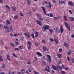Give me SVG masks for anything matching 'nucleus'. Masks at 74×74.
Returning <instances> with one entry per match:
<instances>
[{
    "mask_svg": "<svg viewBox=\"0 0 74 74\" xmlns=\"http://www.w3.org/2000/svg\"><path fill=\"white\" fill-rule=\"evenodd\" d=\"M49 29V26L45 25L43 26V27L42 28V30L43 32H45V30H46L47 29Z\"/></svg>",
    "mask_w": 74,
    "mask_h": 74,
    "instance_id": "1",
    "label": "nucleus"
},
{
    "mask_svg": "<svg viewBox=\"0 0 74 74\" xmlns=\"http://www.w3.org/2000/svg\"><path fill=\"white\" fill-rule=\"evenodd\" d=\"M64 24L66 26V27L67 29L68 30H69V31H70V26L67 23H66V22H65L64 23Z\"/></svg>",
    "mask_w": 74,
    "mask_h": 74,
    "instance_id": "2",
    "label": "nucleus"
},
{
    "mask_svg": "<svg viewBox=\"0 0 74 74\" xmlns=\"http://www.w3.org/2000/svg\"><path fill=\"white\" fill-rule=\"evenodd\" d=\"M45 70L48 72H50V67L48 66H47L46 68L45 69Z\"/></svg>",
    "mask_w": 74,
    "mask_h": 74,
    "instance_id": "3",
    "label": "nucleus"
},
{
    "mask_svg": "<svg viewBox=\"0 0 74 74\" xmlns=\"http://www.w3.org/2000/svg\"><path fill=\"white\" fill-rule=\"evenodd\" d=\"M52 68L53 69V70H57L58 71H59V69H58V68L55 65H53L52 66Z\"/></svg>",
    "mask_w": 74,
    "mask_h": 74,
    "instance_id": "4",
    "label": "nucleus"
},
{
    "mask_svg": "<svg viewBox=\"0 0 74 74\" xmlns=\"http://www.w3.org/2000/svg\"><path fill=\"white\" fill-rule=\"evenodd\" d=\"M62 25H61L60 27V30L61 31V33H63V31L64 30V29H63V27H62Z\"/></svg>",
    "mask_w": 74,
    "mask_h": 74,
    "instance_id": "5",
    "label": "nucleus"
},
{
    "mask_svg": "<svg viewBox=\"0 0 74 74\" xmlns=\"http://www.w3.org/2000/svg\"><path fill=\"white\" fill-rule=\"evenodd\" d=\"M36 22L38 25H39L40 26H42V23H40V21H36Z\"/></svg>",
    "mask_w": 74,
    "mask_h": 74,
    "instance_id": "6",
    "label": "nucleus"
},
{
    "mask_svg": "<svg viewBox=\"0 0 74 74\" xmlns=\"http://www.w3.org/2000/svg\"><path fill=\"white\" fill-rule=\"evenodd\" d=\"M46 56H47V57L49 59V62L51 63V56H50L49 55H47Z\"/></svg>",
    "mask_w": 74,
    "mask_h": 74,
    "instance_id": "7",
    "label": "nucleus"
},
{
    "mask_svg": "<svg viewBox=\"0 0 74 74\" xmlns=\"http://www.w3.org/2000/svg\"><path fill=\"white\" fill-rule=\"evenodd\" d=\"M59 3L60 5H62V4H65V2L63 1H60Z\"/></svg>",
    "mask_w": 74,
    "mask_h": 74,
    "instance_id": "8",
    "label": "nucleus"
},
{
    "mask_svg": "<svg viewBox=\"0 0 74 74\" xmlns=\"http://www.w3.org/2000/svg\"><path fill=\"white\" fill-rule=\"evenodd\" d=\"M6 10L7 11H10V7L8 6V5H7L6 6Z\"/></svg>",
    "mask_w": 74,
    "mask_h": 74,
    "instance_id": "9",
    "label": "nucleus"
},
{
    "mask_svg": "<svg viewBox=\"0 0 74 74\" xmlns=\"http://www.w3.org/2000/svg\"><path fill=\"white\" fill-rule=\"evenodd\" d=\"M61 17L60 16H58V17H54V19L55 20H58L60 18H61Z\"/></svg>",
    "mask_w": 74,
    "mask_h": 74,
    "instance_id": "10",
    "label": "nucleus"
},
{
    "mask_svg": "<svg viewBox=\"0 0 74 74\" xmlns=\"http://www.w3.org/2000/svg\"><path fill=\"white\" fill-rule=\"evenodd\" d=\"M27 2L28 5H29L30 4H31L32 3V2L30 0H27Z\"/></svg>",
    "mask_w": 74,
    "mask_h": 74,
    "instance_id": "11",
    "label": "nucleus"
},
{
    "mask_svg": "<svg viewBox=\"0 0 74 74\" xmlns=\"http://www.w3.org/2000/svg\"><path fill=\"white\" fill-rule=\"evenodd\" d=\"M18 41H19V40H18V39H16V44L17 45H19V44Z\"/></svg>",
    "mask_w": 74,
    "mask_h": 74,
    "instance_id": "12",
    "label": "nucleus"
},
{
    "mask_svg": "<svg viewBox=\"0 0 74 74\" xmlns=\"http://www.w3.org/2000/svg\"><path fill=\"white\" fill-rule=\"evenodd\" d=\"M69 5H71L72 6H73V5H74L73 3L72 2H70V1L69 2Z\"/></svg>",
    "mask_w": 74,
    "mask_h": 74,
    "instance_id": "13",
    "label": "nucleus"
},
{
    "mask_svg": "<svg viewBox=\"0 0 74 74\" xmlns=\"http://www.w3.org/2000/svg\"><path fill=\"white\" fill-rule=\"evenodd\" d=\"M25 69H23L21 70V73H22V74H25Z\"/></svg>",
    "mask_w": 74,
    "mask_h": 74,
    "instance_id": "14",
    "label": "nucleus"
},
{
    "mask_svg": "<svg viewBox=\"0 0 74 74\" xmlns=\"http://www.w3.org/2000/svg\"><path fill=\"white\" fill-rule=\"evenodd\" d=\"M64 45H65V46L66 47V48H68V47H69V45H68V44H67V43H66V42H65L64 43Z\"/></svg>",
    "mask_w": 74,
    "mask_h": 74,
    "instance_id": "15",
    "label": "nucleus"
},
{
    "mask_svg": "<svg viewBox=\"0 0 74 74\" xmlns=\"http://www.w3.org/2000/svg\"><path fill=\"white\" fill-rule=\"evenodd\" d=\"M43 50L45 51H48V50L47 49V48H46V47H43Z\"/></svg>",
    "mask_w": 74,
    "mask_h": 74,
    "instance_id": "16",
    "label": "nucleus"
},
{
    "mask_svg": "<svg viewBox=\"0 0 74 74\" xmlns=\"http://www.w3.org/2000/svg\"><path fill=\"white\" fill-rule=\"evenodd\" d=\"M57 55L58 58H62V55H61V54L59 53L57 54Z\"/></svg>",
    "mask_w": 74,
    "mask_h": 74,
    "instance_id": "17",
    "label": "nucleus"
},
{
    "mask_svg": "<svg viewBox=\"0 0 74 74\" xmlns=\"http://www.w3.org/2000/svg\"><path fill=\"white\" fill-rule=\"evenodd\" d=\"M49 31L50 32V34H52V33H53V29H49Z\"/></svg>",
    "mask_w": 74,
    "mask_h": 74,
    "instance_id": "18",
    "label": "nucleus"
},
{
    "mask_svg": "<svg viewBox=\"0 0 74 74\" xmlns=\"http://www.w3.org/2000/svg\"><path fill=\"white\" fill-rule=\"evenodd\" d=\"M42 10H43V11L44 13L45 12H46V11H45V8H44L43 7H41Z\"/></svg>",
    "mask_w": 74,
    "mask_h": 74,
    "instance_id": "19",
    "label": "nucleus"
},
{
    "mask_svg": "<svg viewBox=\"0 0 74 74\" xmlns=\"http://www.w3.org/2000/svg\"><path fill=\"white\" fill-rule=\"evenodd\" d=\"M54 30H55V32H57L58 31V28L57 27H56L55 28H54Z\"/></svg>",
    "mask_w": 74,
    "mask_h": 74,
    "instance_id": "20",
    "label": "nucleus"
},
{
    "mask_svg": "<svg viewBox=\"0 0 74 74\" xmlns=\"http://www.w3.org/2000/svg\"><path fill=\"white\" fill-rule=\"evenodd\" d=\"M49 5H48V7H49L50 8H51V7H52V5H51V4L50 2H49L48 3Z\"/></svg>",
    "mask_w": 74,
    "mask_h": 74,
    "instance_id": "21",
    "label": "nucleus"
},
{
    "mask_svg": "<svg viewBox=\"0 0 74 74\" xmlns=\"http://www.w3.org/2000/svg\"><path fill=\"white\" fill-rule=\"evenodd\" d=\"M12 10L13 11H16V7H12Z\"/></svg>",
    "mask_w": 74,
    "mask_h": 74,
    "instance_id": "22",
    "label": "nucleus"
},
{
    "mask_svg": "<svg viewBox=\"0 0 74 74\" xmlns=\"http://www.w3.org/2000/svg\"><path fill=\"white\" fill-rule=\"evenodd\" d=\"M5 67V64H2V66H1V67L2 69H4Z\"/></svg>",
    "mask_w": 74,
    "mask_h": 74,
    "instance_id": "23",
    "label": "nucleus"
},
{
    "mask_svg": "<svg viewBox=\"0 0 74 74\" xmlns=\"http://www.w3.org/2000/svg\"><path fill=\"white\" fill-rule=\"evenodd\" d=\"M10 30L11 31V32L13 31V29H12V25H10Z\"/></svg>",
    "mask_w": 74,
    "mask_h": 74,
    "instance_id": "24",
    "label": "nucleus"
},
{
    "mask_svg": "<svg viewBox=\"0 0 74 74\" xmlns=\"http://www.w3.org/2000/svg\"><path fill=\"white\" fill-rule=\"evenodd\" d=\"M4 27L5 29H9V28L8 27V26H6L5 25Z\"/></svg>",
    "mask_w": 74,
    "mask_h": 74,
    "instance_id": "25",
    "label": "nucleus"
},
{
    "mask_svg": "<svg viewBox=\"0 0 74 74\" xmlns=\"http://www.w3.org/2000/svg\"><path fill=\"white\" fill-rule=\"evenodd\" d=\"M38 32H36L35 33V37H37V36H38Z\"/></svg>",
    "mask_w": 74,
    "mask_h": 74,
    "instance_id": "26",
    "label": "nucleus"
},
{
    "mask_svg": "<svg viewBox=\"0 0 74 74\" xmlns=\"http://www.w3.org/2000/svg\"><path fill=\"white\" fill-rule=\"evenodd\" d=\"M3 60V59H2V56H1L0 55V61H1V62H2Z\"/></svg>",
    "mask_w": 74,
    "mask_h": 74,
    "instance_id": "27",
    "label": "nucleus"
},
{
    "mask_svg": "<svg viewBox=\"0 0 74 74\" xmlns=\"http://www.w3.org/2000/svg\"><path fill=\"white\" fill-rule=\"evenodd\" d=\"M13 56L15 57V58H17V57H18V56L16 55H15V53H13Z\"/></svg>",
    "mask_w": 74,
    "mask_h": 74,
    "instance_id": "28",
    "label": "nucleus"
},
{
    "mask_svg": "<svg viewBox=\"0 0 74 74\" xmlns=\"http://www.w3.org/2000/svg\"><path fill=\"white\" fill-rule=\"evenodd\" d=\"M27 13L28 14H29V15H31L32 14L31 11L30 10L28 11Z\"/></svg>",
    "mask_w": 74,
    "mask_h": 74,
    "instance_id": "29",
    "label": "nucleus"
},
{
    "mask_svg": "<svg viewBox=\"0 0 74 74\" xmlns=\"http://www.w3.org/2000/svg\"><path fill=\"white\" fill-rule=\"evenodd\" d=\"M6 22H7V23H8V24H10V23H11V22L10 21H9V20H6Z\"/></svg>",
    "mask_w": 74,
    "mask_h": 74,
    "instance_id": "30",
    "label": "nucleus"
},
{
    "mask_svg": "<svg viewBox=\"0 0 74 74\" xmlns=\"http://www.w3.org/2000/svg\"><path fill=\"white\" fill-rule=\"evenodd\" d=\"M34 72L35 74H40V73L36 71H34Z\"/></svg>",
    "mask_w": 74,
    "mask_h": 74,
    "instance_id": "31",
    "label": "nucleus"
},
{
    "mask_svg": "<svg viewBox=\"0 0 74 74\" xmlns=\"http://www.w3.org/2000/svg\"><path fill=\"white\" fill-rule=\"evenodd\" d=\"M36 15L37 16H38V17H39V18H41V15H40L38 13H37Z\"/></svg>",
    "mask_w": 74,
    "mask_h": 74,
    "instance_id": "32",
    "label": "nucleus"
},
{
    "mask_svg": "<svg viewBox=\"0 0 74 74\" xmlns=\"http://www.w3.org/2000/svg\"><path fill=\"white\" fill-rule=\"evenodd\" d=\"M50 17H53V15L52 13H50Z\"/></svg>",
    "mask_w": 74,
    "mask_h": 74,
    "instance_id": "33",
    "label": "nucleus"
},
{
    "mask_svg": "<svg viewBox=\"0 0 74 74\" xmlns=\"http://www.w3.org/2000/svg\"><path fill=\"white\" fill-rule=\"evenodd\" d=\"M28 45H29V46H32V44H31V43L29 41H28L27 43Z\"/></svg>",
    "mask_w": 74,
    "mask_h": 74,
    "instance_id": "34",
    "label": "nucleus"
},
{
    "mask_svg": "<svg viewBox=\"0 0 74 74\" xmlns=\"http://www.w3.org/2000/svg\"><path fill=\"white\" fill-rule=\"evenodd\" d=\"M26 33V34H27V36H28V37H30V34H29V32H27Z\"/></svg>",
    "mask_w": 74,
    "mask_h": 74,
    "instance_id": "35",
    "label": "nucleus"
},
{
    "mask_svg": "<svg viewBox=\"0 0 74 74\" xmlns=\"http://www.w3.org/2000/svg\"><path fill=\"white\" fill-rule=\"evenodd\" d=\"M67 54L69 55V56H70V55L71 54V52L70 51H68V52L67 53Z\"/></svg>",
    "mask_w": 74,
    "mask_h": 74,
    "instance_id": "36",
    "label": "nucleus"
},
{
    "mask_svg": "<svg viewBox=\"0 0 74 74\" xmlns=\"http://www.w3.org/2000/svg\"><path fill=\"white\" fill-rule=\"evenodd\" d=\"M71 60L72 63H74V60L73 58H72Z\"/></svg>",
    "mask_w": 74,
    "mask_h": 74,
    "instance_id": "37",
    "label": "nucleus"
},
{
    "mask_svg": "<svg viewBox=\"0 0 74 74\" xmlns=\"http://www.w3.org/2000/svg\"><path fill=\"white\" fill-rule=\"evenodd\" d=\"M57 67H58V68H59V69H60V70H62V67L60 66H57Z\"/></svg>",
    "mask_w": 74,
    "mask_h": 74,
    "instance_id": "38",
    "label": "nucleus"
},
{
    "mask_svg": "<svg viewBox=\"0 0 74 74\" xmlns=\"http://www.w3.org/2000/svg\"><path fill=\"white\" fill-rule=\"evenodd\" d=\"M7 58L8 60H10V56L9 55H7Z\"/></svg>",
    "mask_w": 74,
    "mask_h": 74,
    "instance_id": "39",
    "label": "nucleus"
},
{
    "mask_svg": "<svg viewBox=\"0 0 74 74\" xmlns=\"http://www.w3.org/2000/svg\"><path fill=\"white\" fill-rule=\"evenodd\" d=\"M39 56H41V54L40 52H38L37 53Z\"/></svg>",
    "mask_w": 74,
    "mask_h": 74,
    "instance_id": "40",
    "label": "nucleus"
},
{
    "mask_svg": "<svg viewBox=\"0 0 74 74\" xmlns=\"http://www.w3.org/2000/svg\"><path fill=\"white\" fill-rule=\"evenodd\" d=\"M14 49L15 50V51H19V49L17 48H16L15 49Z\"/></svg>",
    "mask_w": 74,
    "mask_h": 74,
    "instance_id": "41",
    "label": "nucleus"
},
{
    "mask_svg": "<svg viewBox=\"0 0 74 74\" xmlns=\"http://www.w3.org/2000/svg\"><path fill=\"white\" fill-rule=\"evenodd\" d=\"M70 18H71V20L72 21H74V18L72 17H70Z\"/></svg>",
    "mask_w": 74,
    "mask_h": 74,
    "instance_id": "42",
    "label": "nucleus"
},
{
    "mask_svg": "<svg viewBox=\"0 0 74 74\" xmlns=\"http://www.w3.org/2000/svg\"><path fill=\"white\" fill-rule=\"evenodd\" d=\"M10 45H11V46L13 47H15V45H14V44H13V43H11Z\"/></svg>",
    "mask_w": 74,
    "mask_h": 74,
    "instance_id": "43",
    "label": "nucleus"
},
{
    "mask_svg": "<svg viewBox=\"0 0 74 74\" xmlns=\"http://www.w3.org/2000/svg\"><path fill=\"white\" fill-rule=\"evenodd\" d=\"M67 59L68 60V61H69V62H70V61L71 59H70V58H69V57H67Z\"/></svg>",
    "mask_w": 74,
    "mask_h": 74,
    "instance_id": "44",
    "label": "nucleus"
},
{
    "mask_svg": "<svg viewBox=\"0 0 74 74\" xmlns=\"http://www.w3.org/2000/svg\"><path fill=\"white\" fill-rule=\"evenodd\" d=\"M17 18H18V16H15L14 17V19H17Z\"/></svg>",
    "mask_w": 74,
    "mask_h": 74,
    "instance_id": "45",
    "label": "nucleus"
},
{
    "mask_svg": "<svg viewBox=\"0 0 74 74\" xmlns=\"http://www.w3.org/2000/svg\"><path fill=\"white\" fill-rule=\"evenodd\" d=\"M61 73L62 74H65V73H66V72L63 71H61Z\"/></svg>",
    "mask_w": 74,
    "mask_h": 74,
    "instance_id": "46",
    "label": "nucleus"
},
{
    "mask_svg": "<svg viewBox=\"0 0 74 74\" xmlns=\"http://www.w3.org/2000/svg\"><path fill=\"white\" fill-rule=\"evenodd\" d=\"M20 16H23V14L22 13H20Z\"/></svg>",
    "mask_w": 74,
    "mask_h": 74,
    "instance_id": "47",
    "label": "nucleus"
},
{
    "mask_svg": "<svg viewBox=\"0 0 74 74\" xmlns=\"http://www.w3.org/2000/svg\"><path fill=\"white\" fill-rule=\"evenodd\" d=\"M18 48H19L20 49H22L23 48V47L22 46H19L18 47Z\"/></svg>",
    "mask_w": 74,
    "mask_h": 74,
    "instance_id": "48",
    "label": "nucleus"
},
{
    "mask_svg": "<svg viewBox=\"0 0 74 74\" xmlns=\"http://www.w3.org/2000/svg\"><path fill=\"white\" fill-rule=\"evenodd\" d=\"M44 14L45 15H47V16H49V14H47V12H46L45 13H44Z\"/></svg>",
    "mask_w": 74,
    "mask_h": 74,
    "instance_id": "49",
    "label": "nucleus"
},
{
    "mask_svg": "<svg viewBox=\"0 0 74 74\" xmlns=\"http://www.w3.org/2000/svg\"><path fill=\"white\" fill-rule=\"evenodd\" d=\"M59 52H62V49H59Z\"/></svg>",
    "mask_w": 74,
    "mask_h": 74,
    "instance_id": "50",
    "label": "nucleus"
},
{
    "mask_svg": "<svg viewBox=\"0 0 74 74\" xmlns=\"http://www.w3.org/2000/svg\"><path fill=\"white\" fill-rule=\"evenodd\" d=\"M31 36L32 38H34V34H32Z\"/></svg>",
    "mask_w": 74,
    "mask_h": 74,
    "instance_id": "51",
    "label": "nucleus"
},
{
    "mask_svg": "<svg viewBox=\"0 0 74 74\" xmlns=\"http://www.w3.org/2000/svg\"><path fill=\"white\" fill-rule=\"evenodd\" d=\"M43 3L44 4H48V2H47V1H44L43 2Z\"/></svg>",
    "mask_w": 74,
    "mask_h": 74,
    "instance_id": "52",
    "label": "nucleus"
},
{
    "mask_svg": "<svg viewBox=\"0 0 74 74\" xmlns=\"http://www.w3.org/2000/svg\"><path fill=\"white\" fill-rule=\"evenodd\" d=\"M42 42H43V43H45V42H46L45 40H42Z\"/></svg>",
    "mask_w": 74,
    "mask_h": 74,
    "instance_id": "53",
    "label": "nucleus"
},
{
    "mask_svg": "<svg viewBox=\"0 0 74 74\" xmlns=\"http://www.w3.org/2000/svg\"><path fill=\"white\" fill-rule=\"evenodd\" d=\"M50 41H51V42H53V41L54 40L53 38H50Z\"/></svg>",
    "mask_w": 74,
    "mask_h": 74,
    "instance_id": "54",
    "label": "nucleus"
},
{
    "mask_svg": "<svg viewBox=\"0 0 74 74\" xmlns=\"http://www.w3.org/2000/svg\"><path fill=\"white\" fill-rule=\"evenodd\" d=\"M27 63L28 64H31V63H30V62L28 61L27 62Z\"/></svg>",
    "mask_w": 74,
    "mask_h": 74,
    "instance_id": "55",
    "label": "nucleus"
},
{
    "mask_svg": "<svg viewBox=\"0 0 74 74\" xmlns=\"http://www.w3.org/2000/svg\"><path fill=\"white\" fill-rule=\"evenodd\" d=\"M69 12H70V14H73V12H72L70 10H69Z\"/></svg>",
    "mask_w": 74,
    "mask_h": 74,
    "instance_id": "56",
    "label": "nucleus"
},
{
    "mask_svg": "<svg viewBox=\"0 0 74 74\" xmlns=\"http://www.w3.org/2000/svg\"><path fill=\"white\" fill-rule=\"evenodd\" d=\"M52 2H53L54 3H56V1L55 0H52Z\"/></svg>",
    "mask_w": 74,
    "mask_h": 74,
    "instance_id": "57",
    "label": "nucleus"
},
{
    "mask_svg": "<svg viewBox=\"0 0 74 74\" xmlns=\"http://www.w3.org/2000/svg\"><path fill=\"white\" fill-rule=\"evenodd\" d=\"M64 18L65 21H67V17L66 16L64 17Z\"/></svg>",
    "mask_w": 74,
    "mask_h": 74,
    "instance_id": "58",
    "label": "nucleus"
},
{
    "mask_svg": "<svg viewBox=\"0 0 74 74\" xmlns=\"http://www.w3.org/2000/svg\"><path fill=\"white\" fill-rule=\"evenodd\" d=\"M31 46H29L28 47V49H30V48H31Z\"/></svg>",
    "mask_w": 74,
    "mask_h": 74,
    "instance_id": "59",
    "label": "nucleus"
},
{
    "mask_svg": "<svg viewBox=\"0 0 74 74\" xmlns=\"http://www.w3.org/2000/svg\"><path fill=\"white\" fill-rule=\"evenodd\" d=\"M43 64H45V65H47V63H46V62L45 61H44L43 62Z\"/></svg>",
    "mask_w": 74,
    "mask_h": 74,
    "instance_id": "60",
    "label": "nucleus"
},
{
    "mask_svg": "<svg viewBox=\"0 0 74 74\" xmlns=\"http://www.w3.org/2000/svg\"><path fill=\"white\" fill-rule=\"evenodd\" d=\"M17 35H18L17 34H14V35H13V36H14V37H16V36H17Z\"/></svg>",
    "mask_w": 74,
    "mask_h": 74,
    "instance_id": "61",
    "label": "nucleus"
},
{
    "mask_svg": "<svg viewBox=\"0 0 74 74\" xmlns=\"http://www.w3.org/2000/svg\"><path fill=\"white\" fill-rule=\"evenodd\" d=\"M62 68H63L64 69H65V66H64L63 65H62Z\"/></svg>",
    "mask_w": 74,
    "mask_h": 74,
    "instance_id": "62",
    "label": "nucleus"
},
{
    "mask_svg": "<svg viewBox=\"0 0 74 74\" xmlns=\"http://www.w3.org/2000/svg\"><path fill=\"white\" fill-rule=\"evenodd\" d=\"M3 25L2 24H0V27H3Z\"/></svg>",
    "mask_w": 74,
    "mask_h": 74,
    "instance_id": "63",
    "label": "nucleus"
},
{
    "mask_svg": "<svg viewBox=\"0 0 74 74\" xmlns=\"http://www.w3.org/2000/svg\"><path fill=\"white\" fill-rule=\"evenodd\" d=\"M0 74H5V73L4 72L0 73Z\"/></svg>",
    "mask_w": 74,
    "mask_h": 74,
    "instance_id": "64",
    "label": "nucleus"
}]
</instances>
